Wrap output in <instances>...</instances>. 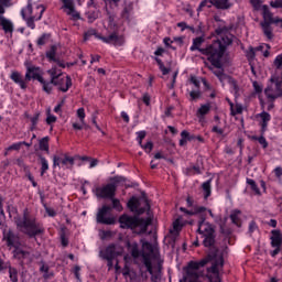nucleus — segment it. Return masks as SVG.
Instances as JSON below:
<instances>
[{"instance_id": "nucleus-8", "label": "nucleus", "mask_w": 282, "mask_h": 282, "mask_svg": "<svg viewBox=\"0 0 282 282\" xmlns=\"http://www.w3.org/2000/svg\"><path fill=\"white\" fill-rule=\"evenodd\" d=\"M4 239L8 246H12L13 248H15V250L13 251V257L15 259H20L23 263H30V261H32V253L23 251V249L19 247V241L14 234L9 231L4 235Z\"/></svg>"}, {"instance_id": "nucleus-17", "label": "nucleus", "mask_w": 282, "mask_h": 282, "mask_svg": "<svg viewBox=\"0 0 282 282\" xmlns=\"http://www.w3.org/2000/svg\"><path fill=\"white\" fill-rule=\"evenodd\" d=\"M63 3V10L67 14V17H70L73 21L80 20V13L76 10V7L74 6V0H61Z\"/></svg>"}, {"instance_id": "nucleus-40", "label": "nucleus", "mask_w": 282, "mask_h": 282, "mask_svg": "<svg viewBox=\"0 0 282 282\" xmlns=\"http://www.w3.org/2000/svg\"><path fill=\"white\" fill-rule=\"evenodd\" d=\"M139 147H141V149H143L145 151V153H150L151 151H153V142L148 141L147 144H140Z\"/></svg>"}, {"instance_id": "nucleus-1", "label": "nucleus", "mask_w": 282, "mask_h": 282, "mask_svg": "<svg viewBox=\"0 0 282 282\" xmlns=\"http://www.w3.org/2000/svg\"><path fill=\"white\" fill-rule=\"evenodd\" d=\"M203 43L204 37L194 39L191 51L195 52V50H198L200 54L207 56V59L214 67L212 68L213 74L217 76L223 85L228 83L232 95L239 96V86L237 85V82L228 77V75L224 73V68H221V58H224V53L226 52L228 45L232 43V34L228 32V28L220 26L216 29V40L213 42V44L202 48Z\"/></svg>"}, {"instance_id": "nucleus-10", "label": "nucleus", "mask_w": 282, "mask_h": 282, "mask_svg": "<svg viewBox=\"0 0 282 282\" xmlns=\"http://www.w3.org/2000/svg\"><path fill=\"white\" fill-rule=\"evenodd\" d=\"M198 232L204 238L203 243L206 248H212V246L215 245V228L210 223L206 221V219H203L198 224Z\"/></svg>"}, {"instance_id": "nucleus-58", "label": "nucleus", "mask_w": 282, "mask_h": 282, "mask_svg": "<svg viewBox=\"0 0 282 282\" xmlns=\"http://www.w3.org/2000/svg\"><path fill=\"white\" fill-rule=\"evenodd\" d=\"M64 101H62L61 104H58L57 106H55L54 108V112L55 113H61V109L63 108Z\"/></svg>"}, {"instance_id": "nucleus-22", "label": "nucleus", "mask_w": 282, "mask_h": 282, "mask_svg": "<svg viewBox=\"0 0 282 282\" xmlns=\"http://www.w3.org/2000/svg\"><path fill=\"white\" fill-rule=\"evenodd\" d=\"M256 120L260 124L262 133H265V131H268V124L272 120V116L267 111H262L256 115Z\"/></svg>"}, {"instance_id": "nucleus-57", "label": "nucleus", "mask_w": 282, "mask_h": 282, "mask_svg": "<svg viewBox=\"0 0 282 282\" xmlns=\"http://www.w3.org/2000/svg\"><path fill=\"white\" fill-rule=\"evenodd\" d=\"M213 131H214V133H217L218 135H224V129H221V128H219L217 126H215L213 128Z\"/></svg>"}, {"instance_id": "nucleus-49", "label": "nucleus", "mask_w": 282, "mask_h": 282, "mask_svg": "<svg viewBox=\"0 0 282 282\" xmlns=\"http://www.w3.org/2000/svg\"><path fill=\"white\" fill-rule=\"evenodd\" d=\"M253 88L257 94H261V91H263V86H261V84L258 82H253Z\"/></svg>"}, {"instance_id": "nucleus-45", "label": "nucleus", "mask_w": 282, "mask_h": 282, "mask_svg": "<svg viewBox=\"0 0 282 282\" xmlns=\"http://www.w3.org/2000/svg\"><path fill=\"white\" fill-rule=\"evenodd\" d=\"M147 138V131L142 130L137 132V141L139 142V145L142 144V140Z\"/></svg>"}, {"instance_id": "nucleus-16", "label": "nucleus", "mask_w": 282, "mask_h": 282, "mask_svg": "<svg viewBox=\"0 0 282 282\" xmlns=\"http://www.w3.org/2000/svg\"><path fill=\"white\" fill-rule=\"evenodd\" d=\"M109 213H111V207L102 206L97 213L98 224H107L108 226H111V224H115L116 219L109 216Z\"/></svg>"}, {"instance_id": "nucleus-30", "label": "nucleus", "mask_w": 282, "mask_h": 282, "mask_svg": "<svg viewBox=\"0 0 282 282\" xmlns=\"http://www.w3.org/2000/svg\"><path fill=\"white\" fill-rule=\"evenodd\" d=\"M56 116L52 115V108L46 109V124H48L52 129V124L56 122Z\"/></svg>"}, {"instance_id": "nucleus-64", "label": "nucleus", "mask_w": 282, "mask_h": 282, "mask_svg": "<svg viewBox=\"0 0 282 282\" xmlns=\"http://www.w3.org/2000/svg\"><path fill=\"white\" fill-rule=\"evenodd\" d=\"M177 28H181L182 31L186 30L188 28L185 22L177 23Z\"/></svg>"}, {"instance_id": "nucleus-52", "label": "nucleus", "mask_w": 282, "mask_h": 282, "mask_svg": "<svg viewBox=\"0 0 282 282\" xmlns=\"http://www.w3.org/2000/svg\"><path fill=\"white\" fill-rule=\"evenodd\" d=\"M112 206L116 208V210H122V205L120 204V200L118 199H112Z\"/></svg>"}, {"instance_id": "nucleus-19", "label": "nucleus", "mask_w": 282, "mask_h": 282, "mask_svg": "<svg viewBox=\"0 0 282 282\" xmlns=\"http://www.w3.org/2000/svg\"><path fill=\"white\" fill-rule=\"evenodd\" d=\"M76 116L78 118V121L73 122V129L75 131H80L83 129H89V126L85 122V108L77 109Z\"/></svg>"}, {"instance_id": "nucleus-25", "label": "nucleus", "mask_w": 282, "mask_h": 282, "mask_svg": "<svg viewBox=\"0 0 282 282\" xmlns=\"http://www.w3.org/2000/svg\"><path fill=\"white\" fill-rule=\"evenodd\" d=\"M37 10H40V14L37 17L26 18V25L31 28V30H34V21H41V18L43 17V13L45 12V7L39 6Z\"/></svg>"}, {"instance_id": "nucleus-48", "label": "nucleus", "mask_w": 282, "mask_h": 282, "mask_svg": "<svg viewBox=\"0 0 282 282\" xmlns=\"http://www.w3.org/2000/svg\"><path fill=\"white\" fill-rule=\"evenodd\" d=\"M50 41V35L44 34L37 40V45H45Z\"/></svg>"}, {"instance_id": "nucleus-60", "label": "nucleus", "mask_w": 282, "mask_h": 282, "mask_svg": "<svg viewBox=\"0 0 282 282\" xmlns=\"http://www.w3.org/2000/svg\"><path fill=\"white\" fill-rule=\"evenodd\" d=\"M31 122H32L33 127H36V124L39 122V115H35L34 117H32Z\"/></svg>"}, {"instance_id": "nucleus-11", "label": "nucleus", "mask_w": 282, "mask_h": 282, "mask_svg": "<svg viewBox=\"0 0 282 282\" xmlns=\"http://www.w3.org/2000/svg\"><path fill=\"white\" fill-rule=\"evenodd\" d=\"M124 252V249L120 245H112L100 251V258L106 259L108 261V268L111 270L113 268V259L116 257H120Z\"/></svg>"}, {"instance_id": "nucleus-15", "label": "nucleus", "mask_w": 282, "mask_h": 282, "mask_svg": "<svg viewBox=\"0 0 282 282\" xmlns=\"http://www.w3.org/2000/svg\"><path fill=\"white\" fill-rule=\"evenodd\" d=\"M25 80H37L39 83H43V69L39 66H34L32 64H25Z\"/></svg>"}, {"instance_id": "nucleus-53", "label": "nucleus", "mask_w": 282, "mask_h": 282, "mask_svg": "<svg viewBox=\"0 0 282 282\" xmlns=\"http://www.w3.org/2000/svg\"><path fill=\"white\" fill-rule=\"evenodd\" d=\"M48 270H50V268L46 264H42L41 272L44 273L45 279H50V274H47Z\"/></svg>"}, {"instance_id": "nucleus-31", "label": "nucleus", "mask_w": 282, "mask_h": 282, "mask_svg": "<svg viewBox=\"0 0 282 282\" xmlns=\"http://www.w3.org/2000/svg\"><path fill=\"white\" fill-rule=\"evenodd\" d=\"M230 109H231L232 116L243 113V106H241V104H236L235 105V104L230 102Z\"/></svg>"}, {"instance_id": "nucleus-55", "label": "nucleus", "mask_w": 282, "mask_h": 282, "mask_svg": "<svg viewBox=\"0 0 282 282\" xmlns=\"http://www.w3.org/2000/svg\"><path fill=\"white\" fill-rule=\"evenodd\" d=\"M155 56H164V54H166V50H164L163 47H159L155 52H154Z\"/></svg>"}, {"instance_id": "nucleus-5", "label": "nucleus", "mask_w": 282, "mask_h": 282, "mask_svg": "<svg viewBox=\"0 0 282 282\" xmlns=\"http://www.w3.org/2000/svg\"><path fill=\"white\" fill-rule=\"evenodd\" d=\"M262 19L263 21L260 23L262 32L268 41H272L274 39L272 24L276 25V28H282V19L279 17L274 18L268 6L262 7Z\"/></svg>"}, {"instance_id": "nucleus-29", "label": "nucleus", "mask_w": 282, "mask_h": 282, "mask_svg": "<svg viewBox=\"0 0 282 282\" xmlns=\"http://www.w3.org/2000/svg\"><path fill=\"white\" fill-rule=\"evenodd\" d=\"M230 219L236 226H241V213L239 210H234L230 215Z\"/></svg>"}, {"instance_id": "nucleus-46", "label": "nucleus", "mask_w": 282, "mask_h": 282, "mask_svg": "<svg viewBox=\"0 0 282 282\" xmlns=\"http://www.w3.org/2000/svg\"><path fill=\"white\" fill-rule=\"evenodd\" d=\"M163 43H164L165 47H167V50H175V47L172 45V43H174V41L171 40V37H164Z\"/></svg>"}, {"instance_id": "nucleus-6", "label": "nucleus", "mask_w": 282, "mask_h": 282, "mask_svg": "<svg viewBox=\"0 0 282 282\" xmlns=\"http://www.w3.org/2000/svg\"><path fill=\"white\" fill-rule=\"evenodd\" d=\"M118 29V24H116L115 18L108 19V30L112 31V33L109 36H102L98 33H95V37L99 41H102V43H107L108 45H116L117 47H120V45H123L124 37L122 35H118L116 30Z\"/></svg>"}, {"instance_id": "nucleus-51", "label": "nucleus", "mask_w": 282, "mask_h": 282, "mask_svg": "<svg viewBox=\"0 0 282 282\" xmlns=\"http://www.w3.org/2000/svg\"><path fill=\"white\" fill-rule=\"evenodd\" d=\"M199 173H202V170L199 169V166H193L189 170V175H199Z\"/></svg>"}, {"instance_id": "nucleus-42", "label": "nucleus", "mask_w": 282, "mask_h": 282, "mask_svg": "<svg viewBox=\"0 0 282 282\" xmlns=\"http://www.w3.org/2000/svg\"><path fill=\"white\" fill-rule=\"evenodd\" d=\"M251 139L257 140L263 149H268V141L265 140L264 137H252Z\"/></svg>"}, {"instance_id": "nucleus-20", "label": "nucleus", "mask_w": 282, "mask_h": 282, "mask_svg": "<svg viewBox=\"0 0 282 282\" xmlns=\"http://www.w3.org/2000/svg\"><path fill=\"white\" fill-rule=\"evenodd\" d=\"M6 10L0 4V14H3ZM0 25L4 32V34H10L12 36V33L14 32V23H12L10 20L6 19L4 17L0 15Z\"/></svg>"}, {"instance_id": "nucleus-27", "label": "nucleus", "mask_w": 282, "mask_h": 282, "mask_svg": "<svg viewBox=\"0 0 282 282\" xmlns=\"http://www.w3.org/2000/svg\"><path fill=\"white\" fill-rule=\"evenodd\" d=\"M282 237L279 231H273L271 237V246L273 248H281Z\"/></svg>"}, {"instance_id": "nucleus-39", "label": "nucleus", "mask_w": 282, "mask_h": 282, "mask_svg": "<svg viewBox=\"0 0 282 282\" xmlns=\"http://www.w3.org/2000/svg\"><path fill=\"white\" fill-rule=\"evenodd\" d=\"M273 65H274L275 69H281V67H282V53L276 55V57L273 61Z\"/></svg>"}, {"instance_id": "nucleus-36", "label": "nucleus", "mask_w": 282, "mask_h": 282, "mask_svg": "<svg viewBox=\"0 0 282 282\" xmlns=\"http://www.w3.org/2000/svg\"><path fill=\"white\" fill-rule=\"evenodd\" d=\"M203 191L205 199H208L210 197V181L203 183Z\"/></svg>"}, {"instance_id": "nucleus-21", "label": "nucleus", "mask_w": 282, "mask_h": 282, "mask_svg": "<svg viewBox=\"0 0 282 282\" xmlns=\"http://www.w3.org/2000/svg\"><path fill=\"white\" fill-rule=\"evenodd\" d=\"M180 210L185 213V215H200V217H206V213L210 215L213 219H215V215L210 209H206L204 206H196L193 210H186V208L181 207Z\"/></svg>"}, {"instance_id": "nucleus-44", "label": "nucleus", "mask_w": 282, "mask_h": 282, "mask_svg": "<svg viewBox=\"0 0 282 282\" xmlns=\"http://www.w3.org/2000/svg\"><path fill=\"white\" fill-rule=\"evenodd\" d=\"M6 224V213H3V204L0 199V226H3Z\"/></svg>"}, {"instance_id": "nucleus-62", "label": "nucleus", "mask_w": 282, "mask_h": 282, "mask_svg": "<svg viewBox=\"0 0 282 282\" xmlns=\"http://www.w3.org/2000/svg\"><path fill=\"white\" fill-rule=\"evenodd\" d=\"M274 173H275V176L282 177V167H275Z\"/></svg>"}, {"instance_id": "nucleus-47", "label": "nucleus", "mask_w": 282, "mask_h": 282, "mask_svg": "<svg viewBox=\"0 0 282 282\" xmlns=\"http://www.w3.org/2000/svg\"><path fill=\"white\" fill-rule=\"evenodd\" d=\"M9 274L12 282L19 281V278L17 275V269H9Z\"/></svg>"}, {"instance_id": "nucleus-14", "label": "nucleus", "mask_w": 282, "mask_h": 282, "mask_svg": "<svg viewBox=\"0 0 282 282\" xmlns=\"http://www.w3.org/2000/svg\"><path fill=\"white\" fill-rule=\"evenodd\" d=\"M74 166V158L67 154H59L53 156V169H63V171L67 169H72Z\"/></svg>"}, {"instance_id": "nucleus-33", "label": "nucleus", "mask_w": 282, "mask_h": 282, "mask_svg": "<svg viewBox=\"0 0 282 282\" xmlns=\"http://www.w3.org/2000/svg\"><path fill=\"white\" fill-rule=\"evenodd\" d=\"M40 161H41V165H42L41 175H45V173L47 171H50V163L47 162V159H45L43 156H41Z\"/></svg>"}, {"instance_id": "nucleus-3", "label": "nucleus", "mask_w": 282, "mask_h": 282, "mask_svg": "<svg viewBox=\"0 0 282 282\" xmlns=\"http://www.w3.org/2000/svg\"><path fill=\"white\" fill-rule=\"evenodd\" d=\"M212 268L207 270L208 282H221V276L219 271L224 268V257L219 254V251L210 258ZM208 263V259H204L199 262H189L185 269L184 281L185 282H199V276H202V270Z\"/></svg>"}, {"instance_id": "nucleus-54", "label": "nucleus", "mask_w": 282, "mask_h": 282, "mask_svg": "<svg viewBox=\"0 0 282 282\" xmlns=\"http://www.w3.org/2000/svg\"><path fill=\"white\" fill-rule=\"evenodd\" d=\"M271 8H282V0H273L270 2Z\"/></svg>"}, {"instance_id": "nucleus-12", "label": "nucleus", "mask_w": 282, "mask_h": 282, "mask_svg": "<svg viewBox=\"0 0 282 282\" xmlns=\"http://www.w3.org/2000/svg\"><path fill=\"white\" fill-rule=\"evenodd\" d=\"M128 208L131 210V213H135L137 215H142V213H145V210H149V200H147V197L142 196L140 198L132 197L128 202Z\"/></svg>"}, {"instance_id": "nucleus-35", "label": "nucleus", "mask_w": 282, "mask_h": 282, "mask_svg": "<svg viewBox=\"0 0 282 282\" xmlns=\"http://www.w3.org/2000/svg\"><path fill=\"white\" fill-rule=\"evenodd\" d=\"M247 184L251 187V191L256 193V195H260L261 192L259 191V187L257 186V183L252 178H247Z\"/></svg>"}, {"instance_id": "nucleus-59", "label": "nucleus", "mask_w": 282, "mask_h": 282, "mask_svg": "<svg viewBox=\"0 0 282 282\" xmlns=\"http://www.w3.org/2000/svg\"><path fill=\"white\" fill-rule=\"evenodd\" d=\"M143 102H144V105H147L149 107V105H151V97H149V95H144Z\"/></svg>"}, {"instance_id": "nucleus-37", "label": "nucleus", "mask_w": 282, "mask_h": 282, "mask_svg": "<svg viewBox=\"0 0 282 282\" xmlns=\"http://www.w3.org/2000/svg\"><path fill=\"white\" fill-rule=\"evenodd\" d=\"M23 144H25V142H18L11 144L9 148L6 149V155H8V151H19Z\"/></svg>"}, {"instance_id": "nucleus-23", "label": "nucleus", "mask_w": 282, "mask_h": 282, "mask_svg": "<svg viewBox=\"0 0 282 282\" xmlns=\"http://www.w3.org/2000/svg\"><path fill=\"white\" fill-rule=\"evenodd\" d=\"M188 85L191 87H195V89H193L189 93L191 99L192 100H197V98H199V78L195 77V76H191Z\"/></svg>"}, {"instance_id": "nucleus-63", "label": "nucleus", "mask_w": 282, "mask_h": 282, "mask_svg": "<svg viewBox=\"0 0 282 282\" xmlns=\"http://www.w3.org/2000/svg\"><path fill=\"white\" fill-rule=\"evenodd\" d=\"M121 118L124 120V122H129V115L127 112L122 111Z\"/></svg>"}, {"instance_id": "nucleus-7", "label": "nucleus", "mask_w": 282, "mask_h": 282, "mask_svg": "<svg viewBox=\"0 0 282 282\" xmlns=\"http://www.w3.org/2000/svg\"><path fill=\"white\" fill-rule=\"evenodd\" d=\"M14 221L22 232H25V235H29V237H34V235H39L41 232V228L39 225H36V220L33 218H30L28 216V212H24L23 217H15Z\"/></svg>"}, {"instance_id": "nucleus-38", "label": "nucleus", "mask_w": 282, "mask_h": 282, "mask_svg": "<svg viewBox=\"0 0 282 282\" xmlns=\"http://www.w3.org/2000/svg\"><path fill=\"white\" fill-rule=\"evenodd\" d=\"M40 149H41V151H50V143H48V139L47 138H43L40 141Z\"/></svg>"}, {"instance_id": "nucleus-4", "label": "nucleus", "mask_w": 282, "mask_h": 282, "mask_svg": "<svg viewBox=\"0 0 282 282\" xmlns=\"http://www.w3.org/2000/svg\"><path fill=\"white\" fill-rule=\"evenodd\" d=\"M47 74H50L51 82H40L43 91L46 94L52 93V85H57L61 91H67L72 87V78L67 75H63V70H61V65L56 64L51 69L47 70Z\"/></svg>"}, {"instance_id": "nucleus-24", "label": "nucleus", "mask_w": 282, "mask_h": 282, "mask_svg": "<svg viewBox=\"0 0 282 282\" xmlns=\"http://www.w3.org/2000/svg\"><path fill=\"white\" fill-rule=\"evenodd\" d=\"M11 80L19 85L22 89H28V84L23 80V76L19 72H12L10 75Z\"/></svg>"}, {"instance_id": "nucleus-18", "label": "nucleus", "mask_w": 282, "mask_h": 282, "mask_svg": "<svg viewBox=\"0 0 282 282\" xmlns=\"http://www.w3.org/2000/svg\"><path fill=\"white\" fill-rule=\"evenodd\" d=\"M213 6H215V8H218L219 10H228V8H230L231 4L230 0H205L200 2L199 10H202V8H213Z\"/></svg>"}, {"instance_id": "nucleus-41", "label": "nucleus", "mask_w": 282, "mask_h": 282, "mask_svg": "<svg viewBox=\"0 0 282 282\" xmlns=\"http://www.w3.org/2000/svg\"><path fill=\"white\" fill-rule=\"evenodd\" d=\"M208 111H210V105H203L200 106V108L198 109V115L199 116H206V113H208Z\"/></svg>"}, {"instance_id": "nucleus-43", "label": "nucleus", "mask_w": 282, "mask_h": 282, "mask_svg": "<svg viewBox=\"0 0 282 282\" xmlns=\"http://www.w3.org/2000/svg\"><path fill=\"white\" fill-rule=\"evenodd\" d=\"M155 61H156V63H158V65H159L161 72H162V74H163L164 76H166V74H169V68L164 67V63H162V59H160V58L156 57Z\"/></svg>"}, {"instance_id": "nucleus-34", "label": "nucleus", "mask_w": 282, "mask_h": 282, "mask_svg": "<svg viewBox=\"0 0 282 282\" xmlns=\"http://www.w3.org/2000/svg\"><path fill=\"white\" fill-rule=\"evenodd\" d=\"M252 8L257 11L262 10L265 4H263V0H250Z\"/></svg>"}, {"instance_id": "nucleus-2", "label": "nucleus", "mask_w": 282, "mask_h": 282, "mask_svg": "<svg viewBox=\"0 0 282 282\" xmlns=\"http://www.w3.org/2000/svg\"><path fill=\"white\" fill-rule=\"evenodd\" d=\"M128 250L131 256L126 254L123 257L126 262L123 275L127 276V274H129V263H131L133 259L134 261L140 259L149 274H151V281L159 282L162 275L160 273V249H158V246L142 241V250L140 251L138 242L131 241L128 242Z\"/></svg>"}, {"instance_id": "nucleus-13", "label": "nucleus", "mask_w": 282, "mask_h": 282, "mask_svg": "<svg viewBox=\"0 0 282 282\" xmlns=\"http://www.w3.org/2000/svg\"><path fill=\"white\" fill-rule=\"evenodd\" d=\"M93 193L98 199H111L116 195V184L109 183L93 188Z\"/></svg>"}, {"instance_id": "nucleus-61", "label": "nucleus", "mask_w": 282, "mask_h": 282, "mask_svg": "<svg viewBox=\"0 0 282 282\" xmlns=\"http://www.w3.org/2000/svg\"><path fill=\"white\" fill-rule=\"evenodd\" d=\"M154 160H164V154L162 152H156L154 154Z\"/></svg>"}, {"instance_id": "nucleus-9", "label": "nucleus", "mask_w": 282, "mask_h": 282, "mask_svg": "<svg viewBox=\"0 0 282 282\" xmlns=\"http://www.w3.org/2000/svg\"><path fill=\"white\" fill-rule=\"evenodd\" d=\"M119 223L122 228H131V230H135L139 234L147 232V228L149 227V221L127 215L121 216Z\"/></svg>"}, {"instance_id": "nucleus-50", "label": "nucleus", "mask_w": 282, "mask_h": 282, "mask_svg": "<svg viewBox=\"0 0 282 282\" xmlns=\"http://www.w3.org/2000/svg\"><path fill=\"white\" fill-rule=\"evenodd\" d=\"M260 47H261V50H265V51L263 52V56H264L265 58H268V56H270V51H268V50H270V45H269V44H263V45H261Z\"/></svg>"}, {"instance_id": "nucleus-56", "label": "nucleus", "mask_w": 282, "mask_h": 282, "mask_svg": "<svg viewBox=\"0 0 282 282\" xmlns=\"http://www.w3.org/2000/svg\"><path fill=\"white\" fill-rule=\"evenodd\" d=\"M48 217H55L56 216V212L53 208L46 207L45 208Z\"/></svg>"}, {"instance_id": "nucleus-32", "label": "nucleus", "mask_w": 282, "mask_h": 282, "mask_svg": "<svg viewBox=\"0 0 282 282\" xmlns=\"http://www.w3.org/2000/svg\"><path fill=\"white\" fill-rule=\"evenodd\" d=\"M21 14L23 19H31L32 17H39L32 14V4H28L26 8L22 9Z\"/></svg>"}, {"instance_id": "nucleus-26", "label": "nucleus", "mask_w": 282, "mask_h": 282, "mask_svg": "<svg viewBox=\"0 0 282 282\" xmlns=\"http://www.w3.org/2000/svg\"><path fill=\"white\" fill-rule=\"evenodd\" d=\"M184 220H182V217L177 218L176 220H174L173 223V228L170 230V234L172 235V237H177L182 230V228H184Z\"/></svg>"}, {"instance_id": "nucleus-28", "label": "nucleus", "mask_w": 282, "mask_h": 282, "mask_svg": "<svg viewBox=\"0 0 282 282\" xmlns=\"http://www.w3.org/2000/svg\"><path fill=\"white\" fill-rule=\"evenodd\" d=\"M191 140H193V135H191L188 131L183 130L181 132L180 147H186V144L191 142Z\"/></svg>"}]
</instances>
